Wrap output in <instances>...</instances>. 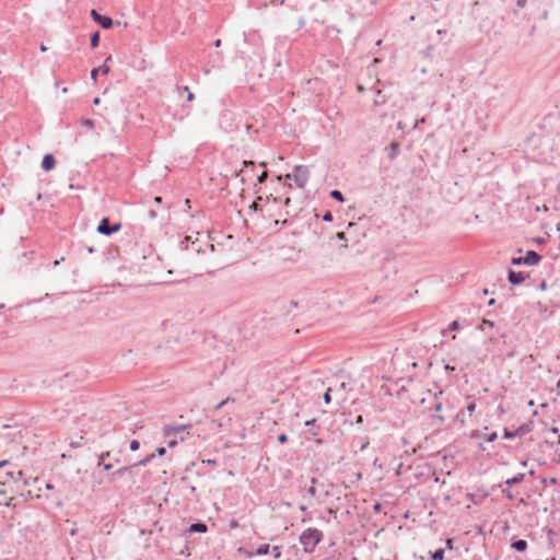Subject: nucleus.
Returning a JSON list of instances; mask_svg holds the SVG:
<instances>
[{"instance_id":"a211bd4d","label":"nucleus","mask_w":560,"mask_h":560,"mask_svg":"<svg viewBox=\"0 0 560 560\" xmlns=\"http://www.w3.org/2000/svg\"><path fill=\"white\" fill-rule=\"evenodd\" d=\"M91 47L96 48L100 44V32H94L90 38Z\"/></svg>"},{"instance_id":"f704fd0d","label":"nucleus","mask_w":560,"mask_h":560,"mask_svg":"<svg viewBox=\"0 0 560 560\" xmlns=\"http://www.w3.org/2000/svg\"><path fill=\"white\" fill-rule=\"evenodd\" d=\"M502 492L505 494V497L509 499V500H513L514 499V495L511 491L509 490H502Z\"/></svg>"},{"instance_id":"4d7b16f0","label":"nucleus","mask_w":560,"mask_h":560,"mask_svg":"<svg viewBox=\"0 0 560 560\" xmlns=\"http://www.w3.org/2000/svg\"><path fill=\"white\" fill-rule=\"evenodd\" d=\"M110 468H112V465H110V464H106V465H104V469H105V470H109Z\"/></svg>"},{"instance_id":"473e14b6","label":"nucleus","mask_w":560,"mask_h":560,"mask_svg":"<svg viewBox=\"0 0 560 560\" xmlns=\"http://www.w3.org/2000/svg\"><path fill=\"white\" fill-rule=\"evenodd\" d=\"M315 424H316V419L305 421V425L311 427V429H316Z\"/></svg>"},{"instance_id":"e2e57ef3","label":"nucleus","mask_w":560,"mask_h":560,"mask_svg":"<svg viewBox=\"0 0 560 560\" xmlns=\"http://www.w3.org/2000/svg\"><path fill=\"white\" fill-rule=\"evenodd\" d=\"M154 201H155V202H158V203H160V202L162 201V198H161V197H155V198H154Z\"/></svg>"},{"instance_id":"f257e3e1","label":"nucleus","mask_w":560,"mask_h":560,"mask_svg":"<svg viewBox=\"0 0 560 560\" xmlns=\"http://www.w3.org/2000/svg\"><path fill=\"white\" fill-rule=\"evenodd\" d=\"M324 534L318 528L308 527L302 532L299 541L303 547L304 552L312 553L315 551L316 546L322 541Z\"/></svg>"},{"instance_id":"423d86ee","label":"nucleus","mask_w":560,"mask_h":560,"mask_svg":"<svg viewBox=\"0 0 560 560\" xmlns=\"http://www.w3.org/2000/svg\"><path fill=\"white\" fill-rule=\"evenodd\" d=\"M119 230H120V224L115 223V224L110 225L109 220L107 218H103L96 229V231L103 235H112L113 233H115Z\"/></svg>"},{"instance_id":"a878e982","label":"nucleus","mask_w":560,"mask_h":560,"mask_svg":"<svg viewBox=\"0 0 560 560\" xmlns=\"http://www.w3.org/2000/svg\"><path fill=\"white\" fill-rule=\"evenodd\" d=\"M466 410L469 415H472L476 410V402H470L467 407H466Z\"/></svg>"},{"instance_id":"0eeeda50","label":"nucleus","mask_w":560,"mask_h":560,"mask_svg":"<svg viewBox=\"0 0 560 560\" xmlns=\"http://www.w3.org/2000/svg\"><path fill=\"white\" fill-rule=\"evenodd\" d=\"M137 467V465L130 466V467H122L119 468L115 475L119 478L126 479L127 481L136 482V479L133 478V469Z\"/></svg>"},{"instance_id":"58836bf2","label":"nucleus","mask_w":560,"mask_h":560,"mask_svg":"<svg viewBox=\"0 0 560 560\" xmlns=\"http://www.w3.org/2000/svg\"><path fill=\"white\" fill-rule=\"evenodd\" d=\"M165 452H166L165 447H159V448L156 450V454H158L159 456H163V455L165 454Z\"/></svg>"},{"instance_id":"a18cd8bd","label":"nucleus","mask_w":560,"mask_h":560,"mask_svg":"<svg viewBox=\"0 0 560 560\" xmlns=\"http://www.w3.org/2000/svg\"><path fill=\"white\" fill-rule=\"evenodd\" d=\"M446 546H447V548L452 549L453 548V540L452 539H447L446 540Z\"/></svg>"},{"instance_id":"79ce46f5","label":"nucleus","mask_w":560,"mask_h":560,"mask_svg":"<svg viewBox=\"0 0 560 560\" xmlns=\"http://www.w3.org/2000/svg\"><path fill=\"white\" fill-rule=\"evenodd\" d=\"M148 215H149L151 219H154V218L156 217V212H155V210L150 209V210L148 211Z\"/></svg>"},{"instance_id":"cd10ccee","label":"nucleus","mask_w":560,"mask_h":560,"mask_svg":"<svg viewBox=\"0 0 560 560\" xmlns=\"http://www.w3.org/2000/svg\"><path fill=\"white\" fill-rule=\"evenodd\" d=\"M323 220L326 221V222H331L334 220V217H332L331 212H326L323 215Z\"/></svg>"},{"instance_id":"4be33fe9","label":"nucleus","mask_w":560,"mask_h":560,"mask_svg":"<svg viewBox=\"0 0 560 560\" xmlns=\"http://www.w3.org/2000/svg\"><path fill=\"white\" fill-rule=\"evenodd\" d=\"M516 431H509L508 429L504 430V439H508V440H511V439H514L516 436Z\"/></svg>"},{"instance_id":"774afa93","label":"nucleus","mask_w":560,"mask_h":560,"mask_svg":"<svg viewBox=\"0 0 560 560\" xmlns=\"http://www.w3.org/2000/svg\"><path fill=\"white\" fill-rule=\"evenodd\" d=\"M374 508H375V510H380L381 504H380V503H377V504H375V506H374Z\"/></svg>"},{"instance_id":"ea45409f","label":"nucleus","mask_w":560,"mask_h":560,"mask_svg":"<svg viewBox=\"0 0 560 560\" xmlns=\"http://www.w3.org/2000/svg\"><path fill=\"white\" fill-rule=\"evenodd\" d=\"M434 420H436L440 424L444 422V418L442 416L433 415Z\"/></svg>"},{"instance_id":"412c9836","label":"nucleus","mask_w":560,"mask_h":560,"mask_svg":"<svg viewBox=\"0 0 560 560\" xmlns=\"http://www.w3.org/2000/svg\"><path fill=\"white\" fill-rule=\"evenodd\" d=\"M110 60V56L106 58L105 63L97 69H100V72L103 74H107L109 72V67L106 65L107 61Z\"/></svg>"},{"instance_id":"9b49d317","label":"nucleus","mask_w":560,"mask_h":560,"mask_svg":"<svg viewBox=\"0 0 560 560\" xmlns=\"http://www.w3.org/2000/svg\"><path fill=\"white\" fill-rule=\"evenodd\" d=\"M208 529L207 525L202 522L192 523L187 532L188 533H206Z\"/></svg>"},{"instance_id":"c85d7f7f","label":"nucleus","mask_w":560,"mask_h":560,"mask_svg":"<svg viewBox=\"0 0 560 560\" xmlns=\"http://www.w3.org/2000/svg\"><path fill=\"white\" fill-rule=\"evenodd\" d=\"M154 456L155 455L152 453V454L145 456L144 458H142V460H141L142 466L145 465L147 463L151 462Z\"/></svg>"},{"instance_id":"f8f14e48","label":"nucleus","mask_w":560,"mask_h":560,"mask_svg":"<svg viewBox=\"0 0 560 560\" xmlns=\"http://www.w3.org/2000/svg\"><path fill=\"white\" fill-rule=\"evenodd\" d=\"M311 482H312V486L308 487V488H304V492L305 494L303 495L304 499H312V498H315L316 497V488H315V482H316V479L315 478H312L311 479Z\"/></svg>"},{"instance_id":"9d476101","label":"nucleus","mask_w":560,"mask_h":560,"mask_svg":"<svg viewBox=\"0 0 560 560\" xmlns=\"http://www.w3.org/2000/svg\"><path fill=\"white\" fill-rule=\"evenodd\" d=\"M387 156L390 161L396 159L398 151H399V143L398 142H392L387 148Z\"/></svg>"},{"instance_id":"bf43d9fd","label":"nucleus","mask_w":560,"mask_h":560,"mask_svg":"<svg viewBox=\"0 0 560 560\" xmlns=\"http://www.w3.org/2000/svg\"><path fill=\"white\" fill-rule=\"evenodd\" d=\"M5 474L12 480V470H8Z\"/></svg>"},{"instance_id":"5fc2aeb1","label":"nucleus","mask_w":560,"mask_h":560,"mask_svg":"<svg viewBox=\"0 0 560 560\" xmlns=\"http://www.w3.org/2000/svg\"><path fill=\"white\" fill-rule=\"evenodd\" d=\"M214 46L215 47H220L221 46V39H217L215 43H214Z\"/></svg>"},{"instance_id":"052dcab7","label":"nucleus","mask_w":560,"mask_h":560,"mask_svg":"<svg viewBox=\"0 0 560 560\" xmlns=\"http://www.w3.org/2000/svg\"><path fill=\"white\" fill-rule=\"evenodd\" d=\"M300 510H301L302 512H305V511L307 510V506H306V505H301V506H300Z\"/></svg>"},{"instance_id":"0e129e2a","label":"nucleus","mask_w":560,"mask_h":560,"mask_svg":"<svg viewBox=\"0 0 560 560\" xmlns=\"http://www.w3.org/2000/svg\"><path fill=\"white\" fill-rule=\"evenodd\" d=\"M228 116H230V113H229V112H225V113H223V114H222V118H225V117H228Z\"/></svg>"},{"instance_id":"6ab92c4d","label":"nucleus","mask_w":560,"mask_h":560,"mask_svg":"<svg viewBox=\"0 0 560 560\" xmlns=\"http://www.w3.org/2000/svg\"><path fill=\"white\" fill-rule=\"evenodd\" d=\"M431 559L432 560H443L444 559V549H442V548L436 549L434 552H432Z\"/></svg>"},{"instance_id":"69168bd1","label":"nucleus","mask_w":560,"mask_h":560,"mask_svg":"<svg viewBox=\"0 0 560 560\" xmlns=\"http://www.w3.org/2000/svg\"><path fill=\"white\" fill-rule=\"evenodd\" d=\"M40 50H42V51H46V50H47L46 46L40 45Z\"/></svg>"},{"instance_id":"13d9d810","label":"nucleus","mask_w":560,"mask_h":560,"mask_svg":"<svg viewBox=\"0 0 560 560\" xmlns=\"http://www.w3.org/2000/svg\"><path fill=\"white\" fill-rule=\"evenodd\" d=\"M8 465V462L3 460V462H0V468L4 467Z\"/></svg>"},{"instance_id":"09e8293b","label":"nucleus","mask_w":560,"mask_h":560,"mask_svg":"<svg viewBox=\"0 0 560 560\" xmlns=\"http://www.w3.org/2000/svg\"><path fill=\"white\" fill-rule=\"evenodd\" d=\"M244 166H254V162L253 161H244L243 162Z\"/></svg>"},{"instance_id":"603ef678","label":"nucleus","mask_w":560,"mask_h":560,"mask_svg":"<svg viewBox=\"0 0 560 560\" xmlns=\"http://www.w3.org/2000/svg\"><path fill=\"white\" fill-rule=\"evenodd\" d=\"M225 402H226V400H222L221 402H219L217 405V409H220Z\"/></svg>"},{"instance_id":"7ed1b4c3","label":"nucleus","mask_w":560,"mask_h":560,"mask_svg":"<svg viewBox=\"0 0 560 560\" xmlns=\"http://www.w3.org/2000/svg\"><path fill=\"white\" fill-rule=\"evenodd\" d=\"M191 428V424H182V425H166L163 429V433L165 438L175 436L178 438L179 441L185 440L184 432Z\"/></svg>"},{"instance_id":"8fccbe9b","label":"nucleus","mask_w":560,"mask_h":560,"mask_svg":"<svg viewBox=\"0 0 560 560\" xmlns=\"http://www.w3.org/2000/svg\"><path fill=\"white\" fill-rule=\"evenodd\" d=\"M436 34H438V35H440V36H443V35H445V34H446V31H445V30H439V31L436 32Z\"/></svg>"},{"instance_id":"c756f323","label":"nucleus","mask_w":560,"mask_h":560,"mask_svg":"<svg viewBox=\"0 0 560 560\" xmlns=\"http://www.w3.org/2000/svg\"><path fill=\"white\" fill-rule=\"evenodd\" d=\"M267 179V173L266 172H262L258 177H257V180L258 183L262 184L265 183Z\"/></svg>"},{"instance_id":"f03ea898","label":"nucleus","mask_w":560,"mask_h":560,"mask_svg":"<svg viewBox=\"0 0 560 560\" xmlns=\"http://www.w3.org/2000/svg\"><path fill=\"white\" fill-rule=\"evenodd\" d=\"M288 179H293L299 188H304L310 178V170L305 165H296L292 174L287 175Z\"/></svg>"},{"instance_id":"4c0bfd02","label":"nucleus","mask_w":560,"mask_h":560,"mask_svg":"<svg viewBox=\"0 0 560 560\" xmlns=\"http://www.w3.org/2000/svg\"><path fill=\"white\" fill-rule=\"evenodd\" d=\"M527 3V0H516V5L518 8H524Z\"/></svg>"},{"instance_id":"680f3d73","label":"nucleus","mask_w":560,"mask_h":560,"mask_svg":"<svg viewBox=\"0 0 560 560\" xmlns=\"http://www.w3.org/2000/svg\"><path fill=\"white\" fill-rule=\"evenodd\" d=\"M494 303H495V300H494V299H491V300L488 302V305H490V306H491V305H494Z\"/></svg>"},{"instance_id":"c03bdc74","label":"nucleus","mask_w":560,"mask_h":560,"mask_svg":"<svg viewBox=\"0 0 560 560\" xmlns=\"http://www.w3.org/2000/svg\"><path fill=\"white\" fill-rule=\"evenodd\" d=\"M203 463H206L208 465H217V460L215 459H207V460H203Z\"/></svg>"},{"instance_id":"864d4df0","label":"nucleus","mask_w":560,"mask_h":560,"mask_svg":"<svg viewBox=\"0 0 560 560\" xmlns=\"http://www.w3.org/2000/svg\"><path fill=\"white\" fill-rule=\"evenodd\" d=\"M362 422H363V417L362 416H358L357 423H362Z\"/></svg>"},{"instance_id":"f3484780","label":"nucleus","mask_w":560,"mask_h":560,"mask_svg":"<svg viewBox=\"0 0 560 560\" xmlns=\"http://www.w3.org/2000/svg\"><path fill=\"white\" fill-rule=\"evenodd\" d=\"M269 550H270L269 545H267V544H265V545H260V546L256 549L255 555H257V556H265V555H268V553H269Z\"/></svg>"},{"instance_id":"de8ad7c7","label":"nucleus","mask_w":560,"mask_h":560,"mask_svg":"<svg viewBox=\"0 0 560 560\" xmlns=\"http://www.w3.org/2000/svg\"><path fill=\"white\" fill-rule=\"evenodd\" d=\"M337 237H338L339 240H343V238L346 237V235H345V233H343V232H338V233H337Z\"/></svg>"},{"instance_id":"c9c22d12","label":"nucleus","mask_w":560,"mask_h":560,"mask_svg":"<svg viewBox=\"0 0 560 560\" xmlns=\"http://www.w3.org/2000/svg\"><path fill=\"white\" fill-rule=\"evenodd\" d=\"M458 327H459V324H458V322H457V320L452 322V323H451V325H450V329H451V330H455V329H457Z\"/></svg>"},{"instance_id":"ddd939ff","label":"nucleus","mask_w":560,"mask_h":560,"mask_svg":"<svg viewBox=\"0 0 560 560\" xmlns=\"http://www.w3.org/2000/svg\"><path fill=\"white\" fill-rule=\"evenodd\" d=\"M318 429H310L305 432V439L307 441L314 440L317 444H323V440L317 438Z\"/></svg>"},{"instance_id":"dca6fc26","label":"nucleus","mask_w":560,"mask_h":560,"mask_svg":"<svg viewBox=\"0 0 560 560\" xmlns=\"http://www.w3.org/2000/svg\"><path fill=\"white\" fill-rule=\"evenodd\" d=\"M525 475L524 474H517L512 478H509L505 480V485L509 487H512L514 485H517L524 480Z\"/></svg>"},{"instance_id":"72a5a7b5","label":"nucleus","mask_w":560,"mask_h":560,"mask_svg":"<svg viewBox=\"0 0 560 560\" xmlns=\"http://www.w3.org/2000/svg\"><path fill=\"white\" fill-rule=\"evenodd\" d=\"M100 73V69H96L94 68L92 71H91V78L96 81V77L97 74Z\"/></svg>"},{"instance_id":"7c9ffc66","label":"nucleus","mask_w":560,"mask_h":560,"mask_svg":"<svg viewBox=\"0 0 560 560\" xmlns=\"http://www.w3.org/2000/svg\"><path fill=\"white\" fill-rule=\"evenodd\" d=\"M456 419L458 421H460L462 423H465L466 419H465V412L462 410L460 412L457 413L456 416Z\"/></svg>"},{"instance_id":"20e7f679","label":"nucleus","mask_w":560,"mask_h":560,"mask_svg":"<svg viewBox=\"0 0 560 560\" xmlns=\"http://www.w3.org/2000/svg\"><path fill=\"white\" fill-rule=\"evenodd\" d=\"M541 256L535 250H528L525 256L512 258L513 265L526 264L528 266H535L539 262Z\"/></svg>"},{"instance_id":"bb28decb","label":"nucleus","mask_w":560,"mask_h":560,"mask_svg":"<svg viewBox=\"0 0 560 560\" xmlns=\"http://www.w3.org/2000/svg\"><path fill=\"white\" fill-rule=\"evenodd\" d=\"M272 553H273V557L276 559L280 558L281 557V551H280V548L278 546H273L272 547Z\"/></svg>"},{"instance_id":"393cba45","label":"nucleus","mask_w":560,"mask_h":560,"mask_svg":"<svg viewBox=\"0 0 560 560\" xmlns=\"http://www.w3.org/2000/svg\"><path fill=\"white\" fill-rule=\"evenodd\" d=\"M140 447V443L138 440H132L130 442V450L131 451H137L138 448Z\"/></svg>"},{"instance_id":"39448f33","label":"nucleus","mask_w":560,"mask_h":560,"mask_svg":"<svg viewBox=\"0 0 560 560\" xmlns=\"http://www.w3.org/2000/svg\"><path fill=\"white\" fill-rule=\"evenodd\" d=\"M90 15L92 20L104 30H109L114 24L113 19L110 16L102 15L95 9L91 10Z\"/></svg>"},{"instance_id":"a19ab883","label":"nucleus","mask_w":560,"mask_h":560,"mask_svg":"<svg viewBox=\"0 0 560 560\" xmlns=\"http://www.w3.org/2000/svg\"><path fill=\"white\" fill-rule=\"evenodd\" d=\"M185 91L188 92L187 100L190 102L194 100V94L188 90V88H185Z\"/></svg>"},{"instance_id":"338daca9","label":"nucleus","mask_w":560,"mask_h":560,"mask_svg":"<svg viewBox=\"0 0 560 560\" xmlns=\"http://www.w3.org/2000/svg\"><path fill=\"white\" fill-rule=\"evenodd\" d=\"M85 125H86V126H92V121H91V120H86V121H85Z\"/></svg>"},{"instance_id":"49530a36","label":"nucleus","mask_w":560,"mask_h":560,"mask_svg":"<svg viewBox=\"0 0 560 560\" xmlns=\"http://www.w3.org/2000/svg\"><path fill=\"white\" fill-rule=\"evenodd\" d=\"M369 445L368 439H365L364 442H362L361 451H364V448Z\"/></svg>"},{"instance_id":"6e6552de","label":"nucleus","mask_w":560,"mask_h":560,"mask_svg":"<svg viewBox=\"0 0 560 560\" xmlns=\"http://www.w3.org/2000/svg\"><path fill=\"white\" fill-rule=\"evenodd\" d=\"M508 279L511 284L517 285L524 282L525 276L523 275V272H517L514 271L513 269H509Z\"/></svg>"},{"instance_id":"1a4fd4ad","label":"nucleus","mask_w":560,"mask_h":560,"mask_svg":"<svg viewBox=\"0 0 560 560\" xmlns=\"http://www.w3.org/2000/svg\"><path fill=\"white\" fill-rule=\"evenodd\" d=\"M56 160L52 154L48 153L44 155L42 160V168L46 172L52 170L55 167Z\"/></svg>"},{"instance_id":"2eb2a0df","label":"nucleus","mask_w":560,"mask_h":560,"mask_svg":"<svg viewBox=\"0 0 560 560\" xmlns=\"http://www.w3.org/2000/svg\"><path fill=\"white\" fill-rule=\"evenodd\" d=\"M512 548L518 552H523L527 548V541L524 539H518L512 542Z\"/></svg>"},{"instance_id":"e433bc0d","label":"nucleus","mask_w":560,"mask_h":560,"mask_svg":"<svg viewBox=\"0 0 560 560\" xmlns=\"http://www.w3.org/2000/svg\"><path fill=\"white\" fill-rule=\"evenodd\" d=\"M498 438V434L495 432L491 433L488 438V442H493Z\"/></svg>"},{"instance_id":"aec40b11","label":"nucleus","mask_w":560,"mask_h":560,"mask_svg":"<svg viewBox=\"0 0 560 560\" xmlns=\"http://www.w3.org/2000/svg\"><path fill=\"white\" fill-rule=\"evenodd\" d=\"M330 197L338 200V201H345V197L340 190L334 189L330 191Z\"/></svg>"},{"instance_id":"5701e85b","label":"nucleus","mask_w":560,"mask_h":560,"mask_svg":"<svg viewBox=\"0 0 560 560\" xmlns=\"http://www.w3.org/2000/svg\"><path fill=\"white\" fill-rule=\"evenodd\" d=\"M167 439H168V440H167V445H168V447H174V446H176V445H177V443H178L177 438H175V436H171V438H167Z\"/></svg>"},{"instance_id":"37998d69","label":"nucleus","mask_w":560,"mask_h":560,"mask_svg":"<svg viewBox=\"0 0 560 560\" xmlns=\"http://www.w3.org/2000/svg\"><path fill=\"white\" fill-rule=\"evenodd\" d=\"M441 410H442V404H441V402L435 404V405H434V411H435V412H439V411H441Z\"/></svg>"},{"instance_id":"3c124183","label":"nucleus","mask_w":560,"mask_h":560,"mask_svg":"<svg viewBox=\"0 0 560 560\" xmlns=\"http://www.w3.org/2000/svg\"><path fill=\"white\" fill-rule=\"evenodd\" d=\"M445 370H447V371H454V370H455V368H454V366H451L450 364H446V365H445Z\"/></svg>"},{"instance_id":"6e6d98bb","label":"nucleus","mask_w":560,"mask_h":560,"mask_svg":"<svg viewBox=\"0 0 560 560\" xmlns=\"http://www.w3.org/2000/svg\"><path fill=\"white\" fill-rule=\"evenodd\" d=\"M483 323H485L487 326H493V322H490V320H483Z\"/></svg>"},{"instance_id":"b1692460","label":"nucleus","mask_w":560,"mask_h":560,"mask_svg":"<svg viewBox=\"0 0 560 560\" xmlns=\"http://www.w3.org/2000/svg\"><path fill=\"white\" fill-rule=\"evenodd\" d=\"M330 392H331V389L328 388L327 392L323 396V399H324L325 404H330V401H331Z\"/></svg>"},{"instance_id":"4468645a","label":"nucleus","mask_w":560,"mask_h":560,"mask_svg":"<svg viewBox=\"0 0 560 560\" xmlns=\"http://www.w3.org/2000/svg\"><path fill=\"white\" fill-rule=\"evenodd\" d=\"M12 481L14 483L26 485L22 470L12 469Z\"/></svg>"},{"instance_id":"2f4dec72","label":"nucleus","mask_w":560,"mask_h":560,"mask_svg":"<svg viewBox=\"0 0 560 560\" xmlns=\"http://www.w3.org/2000/svg\"><path fill=\"white\" fill-rule=\"evenodd\" d=\"M278 441L283 444L288 441V435L285 433H281L279 436H278Z\"/></svg>"}]
</instances>
